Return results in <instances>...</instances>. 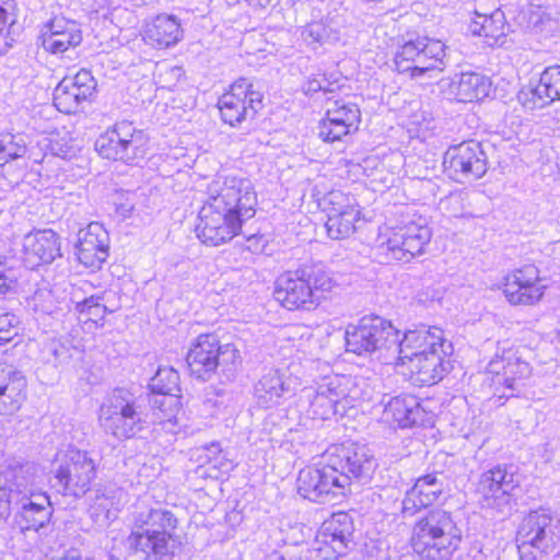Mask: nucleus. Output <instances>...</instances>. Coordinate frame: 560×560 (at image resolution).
<instances>
[{
  "mask_svg": "<svg viewBox=\"0 0 560 560\" xmlns=\"http://www.w3.org/2000/svg\"><path fill=\"white\" fill-rule=\"evenodd\" d=\"M199 211L197 237L206 245L219 246L237 235L245 221L256 213L257 195L247 177L218 176L207 190Z\"/></svg>",
  "mask_w": 560,
  "mask_h": 560,
  "instance_id": "obj_1",
  "label": "nucleus"
},
{
  "mask_svg": "<svg viewBox=\"0 0 560 560\" xmlns=\"http://www.w3.org/2000/svg\"><path fill=\"white\" fill-rule=\"evenodd\" d=\"M176 515L164 508L138 506L126 546L139 560H172L179 545Z\"/></svg>",
  "mask_w": 560,
  "mask_h": 560,
  "instance_id": "obj_2",
  "label": "nucleus"
},
{
  "mask_svg": "<svg viewBox=\"0 0 560 560\" xmlns=\"http://www.w3.org/2000/svg\"><path fill=\"white\" fill-rule=\"evenodd\" d=\"M370 398L363 378L327 374L301 390L300 407L307 417L326 420L335 415L343 416L355 402Z\"/></svg>",
  "mask_w": 560,
  "mask_h": 560,
  "instance_id": "obj_3",
  "label": "nucleus"
},
{
  "mask_svg": "<svg viewBox=\"0 0 560 560\" xmlns=\"http://www.w3.org/2000/svg\"><path fill=\"white\" fill-rule=\"evenodd\" d=\"M335 285L336 281L322 266H305L280 275L276 280L273 296L289 311H310Z\"/></svg>",
  "mask_w": 560,
  "mask_h": 560,
  "instance_id": "obj_4",
  "label": "nucleus"
},
{
  "mask_svg": "<svg viewBox=\"0 0 560 560\" xmlns=\"http://www.w3.org/2000/svg\"><path fill=\"white\" fill-rule=\"evenodd\" d=\"M410 541L424 560H451L462 541V530L451 512L434 509L415 523Z\"/></svg>",
  "mask_w": 560,
  "mask_h": 560,
  "instance_id": "obj_5",
  "label": "nucleus"
},
{
  "mask_svg": "<svg viewBox=\"0 0 560 560\" xmlns=\"http://www.w3.org/2000/svg\"><path fill=\"white\" fill-rule=\"evenodd\" d=\"M51 474L58 493L79 500L91 490L97 475V463L90 452L68 445L55 454Z\"/></svg>",
  "mask_w": 560,
  "mask_h": 560,
  "instance_id": "obj_6",
  "label": "nucleus"
},
{
  "mask_svg": "<svg viewBox=\"0 0 560 560\" xmlns=\"http://www.w3.org/2000/svg\"><path fill=\"white\" fill-rule=\"evenodd\" d=\"M98 420L103 430L118 440L137 436L150 423L145 407L124 388L115 389L102 404Z\"/></svg>",
  "mask_w": 560,
  "mask_h": 560,
  "instance_id": "obj_7",
  "label": "nucleus"
},
{
  "mask_svg": "<svg viewBox=\"0 0 560 560\" xmlns=\"http://www.w3.org/2000/svg\"><path fill=\"white\" fill-rule=\"evenodd\" d=\"M33 467L28 464L9 469L4 480L16 479L18 493L13 501L14 521L21 530H38L52 514L49 497L34 487Z\"/></svg>",
  "mask_w": 560,
  "mask_h": 560,
  "instance_id": "obj_8",
  "label": "nucleus"
},
{
  "mask_svg": "<svg viewBox=\"0 0 560 560\" xmlns=\"http://www.w3.org/2000/svg\"><path fill=\"white\" fill-rule=\"evenodd\" d=\"M346 346L349 352L358 355L376 354L378 360L390 363L398 349L397 328L381 316H363L357 325L347 328Z\"/></svg>",
  "mask_w": 560,
  "mask_h": 560,
  "instance_id": "obj_9",
  "label": "nucleus"
},
{
  "mask_svg": "<svg viewBox=\"0 0 560 560\" xmlns=\"http://www.w3.org/2000/svg\"><path fill=\"white\" fill-rule=\"evenodd\" d=\"M432 231L424 218L402 220L395 226L385 228L377 237L378 248L390 259L409 262L423 254Z\"/></svg>",
  "mask_w": 560,
  "mask_h": 560,
  "instance_id": "obj_10",
  "label": "nucleus"
},
{
  "mask_svg": "<svg viewBox=\"0 0 560 560\" xmlns=\"http://www.w3.org/2000/svg\"><path fill=\"white\" fill-rule=\"evenodd\" d=\"M148 143L149 138L143 130L122 120L96 139L95 150L104 159L138 165L147 155Z\"/></svg>",
  "mask_w": 560,
  "mask_h": 560,
  "instance_id": "obj_11",
  "label": "nucleus"
},
{
  "mask_svg": "<svg viewBox=\"0 0 560 560\" xmlns=\"http://www.w3.org/2000/svg\"><path fill=\"white\" fill-rule=\"evenodd\" d=\"M445 45L434 38L410 35L398 46L394 63L399 73H408L410 78H420L427 72L443 70Z\"/></svg>",
  "mask_w": 560,
  "mask_h": 560,
  "instance_id": "obj_12",
  "label": "nucleus"
},
{
  "mask_svg": "<svg viewBox=\"0 0 560 560\" xmlns=\"http://www.w3.org/2000/svg\"><path fill=\"white\" fill-rule=\"evenodd\" d=\"M326 457L337 472V477H347V488L351 480L362 485L368 483L377 467V462L369 446L354 442L331 446Z\"/></svg>",
  "mask_w": 560,
  "mask_h": 560,
  "instance_id": "obj_13",
  "label": "nucleus"
},
{
  "mask_svg": "<svg viewBox=\"0 0 560 560\" xmlns=\"http://www.w3.org/2000/svg\"><path fill=\"white\" fill-rule=\"evenodd\" d=\"M516 541L521 557L529 547L539 553H548L560 541L559 518L545 510L532 511L523 518Z\"/></svg>",
  "mask_w": 560,
  "mask_h": 560,
  "instance_id": "obj_14",
  "label": "nucleus"
},
{
  "mask_svg": "<svg viewBox=\"0 0 560 560\" xmlns=\"http://www.w3.org/2000/svg\"><path fill=\"white\" fill-rule=\"evenodd\" d=\"M262 93L255 90L248 79L236 80L218 101L222 120L235 127L247 119H254L262 108Z\"/></svg>",
  "mask_w": 560,
  "mask_h": 560,
  "instance_id": "obj_15",
  "label": "nucleus"
},
{
  "mask_svg": "<svg viewBox=\"0 0 560 560\" xmlns=\"http://www.w3.org/2000/svg\"><path fill=\"white\" fill-rule=\"evenodd\" d=\"M298 493L316 503H326L343 495L347 477H337L329 460L322 467L308 466L300 470L296 479Z\"/></svg>",
  "mask_w": 560,
  "mask_h": 560,
  "instance_id": "obj_16",
  "label": "nucleus"
},
{
  "mask_svg": "<svg viewBox=\"0 0 560 560\" xmlns=\"http://www.w3.org/2000/svg\"><path fill=\"white\" fill-rule=\"evenodd\" d=\"M502 351L497 352L495 357L487 365V375L491 377V386L497 392L503 387L502 397L516 396L524 386V380L530 375L532 369L529 364L522 360L512 348L500 347Z\"/></svg>",
  "mask_w": 560,
  "mask_h": 560,
  "instance_id": "obj_17",
  "label": "nucleus"
},
{
  "mask_svg": "<svg viewBox=\"0 0 560 560\" xmlns=\"http://www.w3.org/2000/svg\"><path fill=\"white\" fill-rule=\"evenodd\" d=\"M520 486V477L514 466L497 465L483 471L477 485L483 505L504 513L510 510L514 491Z\"/></svg>",
  "mask_w": 560,
  "mask_h": 560,
  "instance_id": "obj_18",
  "label": "nucleus"
},
{
  "mask_svg": "<svg viewBox=\"0 0 560 560\" xmlns=\"http://www.w3.org/2000/svg\"><path fill=\"white\" fill-rule=\"evenodd\" d=\"M354 525L347 512L334 513L324 521L316 534L313 550L323 560H335L345 556L352 542Z\"/></svg>",
  "mask_w": 560,
  "mask_h": 560,
  "instance_id": "obj_19",
  "label": "nucleus"
},
{
  "mask_svg": "<svg viewBox=\"0 0 560 560\" xmlns=\"http://www.w3.org/2000/svg\"><path fill=\"white\" fill-rule=\"evenodd\" d=\"M443 165L454 179L470 182L486 174L487 156L479 142L464 141L447 149Z\"/></svg>",
  "mask_w": 560,
  "mask_h": 560,
  "instance_id": "obj_20",
  "label": "nucleus"
},
{
  "mask_svg": "<svg viewBox=\"0 0 560 560\" xmlns=\"http://www.w3.org/2000/svg\"><path fill=\"white\" fill-rule=\"evenodd\" d=\"M361 110L358 104L345 98L327 104L325 117L318 126V136L325 142L341 141L358 131Z\"/></svg>",
  "mask_w": 560,
  "mask_h": 560,
  "instance_id": "obj_21",
  "label": "nucleus"
},
{
  "mask_svg": "<svg viewBox=\"0 0 560 560\" xmlns=\"http://www.w3.org/2000/svg\"><path fill=\"white\" fill-rule=\"evenodd\" d=\"M546 288L539 269L528 264L505 276L503 293L513 305H534L542 299Z\"/></svg>",
  "mask_w": 560,
  "mask_h": 560,
  "instance_id": "obj_22",
  "label": "nucleus"
},
{
  "mask_svg": "<svg viewBox=\"0 0 560 560\" xmlns=\"http://www.w3.org/2000/svg\"><path fill=\"white\" fill-rule=\"evenodd\" d=\"M96 86V80L86 69L66 75L54 90V105L61 113H77L84 103L92 101Z\"/></svg>",
  "mask_w": 560,
  "mask_h": 560,
  "instance_id": "obj_23",
  "label": "nucleus"
},
{
  "mask_svg": "<svg viewBox=\"0 0 560 560\" xmlns=\"http://www.w3.org/2000/svg\"><path fill=\"white\" fill-rule=\"evenodd\" d=\"M434 413L428 411L415 396L390 397L384 404L382 419L390 425L399 428L432 427Z\"/></svg>",
  "mask_w": 560,
  "mask_h": 560,
  "instance_id": "obj_24",
  "label": "nucleus"
},
{
  "mask_svg": "<svg viewBox=\"0 0 560 560\" xmlns=\"http://www.w3.org/2000/svg\"><path fill=\"white\" fill-rule=\"evenodd\" d=\"M329 208H327L326 230L332 240L349 237L360 222L359 206L340 191H331L327 195Z\"/></svg>",
  "mask_w": 560,
  "mask_h": 560,
  "instance_id": "obj_25",
  "label": "nucleus"
},
{
  "mask_svg": "<svg viewBox=\"0 0 560 560\" xmlns=\"http://www.w3.org/2000/svg\"><path fill=\"white\" fill-rule=\"evenodd\" d=\"M445 346L443 331L438 327L421 326L416 329L407 330L400 337L397 329V348L393 354V361L399 364H406L407 361L416 359L430 350Z\"/></svg>",
  "mask_w": 560,
  "mask_h": 560,
  "instance_id": "obj_26",
  "label": "nucleus"
},
{
  "mask_svg": "<svg viewBox=\"0 0 560 560\" xmlns=\"http://www.w3.org/2000/svg\"><path fill=\"white\" fill-rule=\"evenodd\" d=\"M109 235L103 224L91 222L78 233L77 257L88 268L100 269L108 257Z\"/></svg>",
  "mask_w": 560,
  "mask_h": 560,
  "instance_id": "obj_27",
  "label": "nucleus"
},
{
  "mask_svg": "<svg viewBox=\"0 0 560 560\" xmlns=\"http://www.w3.org/2000/svg\"><path fill=\"white\" fill-rule=\"evenodd\" d=\"M295 394V381L285 372L269 370L254 386L257 405L270 409L282 405Z\"/></svg>",
  "mask_w": 560,
  "mask_h": 560,
  "instance_id": "obj_28",
  "label": "nucleus"
},
{
  "mask_svg": "<svg viewBox=\"0 0 560 560\" xmlns=\"http://www.w3.org/2000/svg\"><path fill=\"white\" fill-rule=\"evenodd\" d=\"M221 349L219 337L215 334H201L192 342L186 355L190 374L196 378L208 381L218 370L215 361Z\"/></svg>",
  "mask_w": 560,
  "mask_h": 560,
  "instance_id": "obj_29",
  "label": "nucleus"
},
{
  "mask_svg": "<svg viewBox=\"0 0 560 560\" xmlns=\"http://www.w3.org/2000/svg\"><path fill=\"white\" fill-rule=\"evenodd\" d=\"M42 46L54 55H62L82 43L80 25L72 20L56 16L47 22L42 30Z\"/></svg>",
  "mask_w": 560,
  "mask_h": 560,
  "instance_id": "obj_30",
  "label": "nucleus"
},
{
  "mask_svg": "<svg viewBox=\"0 0 560 560\" xmlns=\"http://www.w3.org/2000/svg\"><path fill=\"white\" fill-rule=\"evenodd\" d=\"M23 261L30 269L52 262L60 253V238L50 229L36 230L23 237Z\"/></svg>",
  "mask_w": 560,
  "mask_h": 560,
  "instance_id": "obj_31",
  "label": "nucleus"
},
{
  "mask_svg": "<svg viewBox=\"0 0 560 560\" xmlns=\"http://www.w3.org/2000/svg\"><path fill=\"white\" fill-rule=\"evenodd\" d=\"M443 493V481L438 474H428L419 477L415 485L406 492L401 502L404 516H413L422 509L434 504Z\"/></svg>",
  "mask_w": 560,
  "mask_h": 560,
  "instance_id": "obj_32",
  "label": "nucleus"
},
{
  "mask_svg": "<svg viewBox=\"0 0 560 560\" xmlns=\"http://www.w3.org/2000/svg\"><path fill=\"white\" fill-rule=\"evenodd\" d=\"M40 358L61 371L75 368L83 359V346L70 336L49 338L43 342Z\"/></svg>",
  "mask_w": 560,
  "mask_h": 560,
  "instance_id": "obj_33",
  "label": "nucleus"
},
{
  "mask_svg": "<svg viewBox=\"0 0 560 560\" xmlns=\"http://www.w3.org/2000/svg\"><path fill=\"white\" fill-rule=\"evenodd\" d=\"M27 382L22 372L0 363V416L18 412L26 399Z\"/></svg>",
  "mask_w": 560,
  "mask_h": 560,
  "instance_id": "obj_34",
  "label": "nucleus"
},
{
  "mask_svg": "<svg viewBox=\"0 0 560 560\" xmlns=\"http://www.w3.org/2000/svg\"><path fill=\"white\" fill-rule=\"evenodd\" d=\"M184 31L174 15L159 14L147 22L142 30L144 43L156 49H167L183 39Z\"/></svg>",
  "mask_w": 560,
  "mask_h": 560,
  "instance_id": "obj_35",
  "label": "nucleus"
},
{
  "mask_svg": "<svg viewBox=\"0 0 560 560\" xmlns=\"http://www.w3.org/2000/svg\"><path fill=\"white\" fill-rule=\"evenodd\" d=\"M452 346L439 347L408 362L411 364V372L416 375V381L422 385H432L440 382L448 368L450 362L445 357Z\"/></svg>",
  "mask_w": 560,
  "mask_h": 560,
  "instance_id": "obj_36",
  "label": "nucleus"
},
{
  "mask_svg": "<svg viewBox=\"0 0 560 560\" xmlns=\"http://www.w3.org/2000/svg\"><path fill=\"white\" fill-rule=\"evenodd\" d=\"M490 86L487 77L476 72H462L447 82L446 93L457 102H476L488 96Z\"/></svg>",
  "mask_w": 560,
  "mask_h": 560,
  "instance_id": "obj_37",
  "label": "nucleus"
},
{
  "mask_svg": "<svg viewBox=\"0 0 560 560\" xmlns=\"http://www.w3.org/2000/svg\"><path fill=\"white\" fill-rule=\"evenodd\" d=\"M509 28L505 14L500 9L492 11L490 14L476 12V18L469 25L471 34L483 37L485 43L490 47L504 46Z\"/></svg>",
  "mask_w": 560,
  "mask_h": 560,
  "instance_id": "obj_38",
  "label": "nucleus"
},
{
  "mask_svg": "<svg viewBox=\"0 0 560 560\" xmlns=\"http://www.w3.org/2000/svg\"><path fill=\"white\" fill-rule=\"evenodd\" d=\"M149 404L154 417L152 422L166 432L176 433L177 413L179 412L178 395L152 394Z\"/></svg>",
  "mask_w": 560,
  "mask_h": 560,
  "instance_id": "obj_39",
  "label": "nucleus"
},
{
  "mask_svg": "<svg viewBox=\"0 0 560 560\" xmlns=\"http://www.w3.org/2000/svg\"><path fill=\"white\" fill-rule=\"evenodd\" d=\"M300 39L312 50L316 51L325 45L339 40V31L329 21H313L300 28Z\"/></svg>",
  "mask_w": 560,
  "mask_h": 560,
  "instance_id": "obj_40",
  "label": "nucleus"
},
{
  "mask_svg": "<svg viewBox=\"0 0 560 560\" xmlns=\"http://www.w3.org/2000/svg\"><path fill=\"white\" fill-rule=\"evenodd\" d=\"M75 310L79 313V320L83 323V328L88 331L103 327L105 316L109 312L105 304L104 292L78 301Z\"/></svg>",
  "mask_w": 560,
  "mask_h": 560,
  "instance_id": "obj_41",
  "label": "nucleus"
},
{
  "mask_svg": "<svg viewBox=\"0 0 560 560\" xmlns=\"http://www.w3.org/2000/svg\"><path fill=\"white\" fill-rule=\"evenodd\" d=\"M532 93L542 102L541 106L560 100V65L547 67Z\"/></svg>",
  "mask_w": 560,
  "mask_h": 560,
  "instance_id": "obj_42",
  "label": "nucleus"
},
{
  "mask_svg": "<svg viewBox=\"0 0 560 560\" xmlns=\"http://www.w3.org/2000/svg\"><path fill=\"white\" fill-rule=\"evenodd\" d=\"M149 388L152 394L178 395L179 374L171 366H160L151 377Z\"/></svg>",
  "mask_w": 560,
  "mask_h": 560,
  "instance_id": "obj_43",
  "label": "nucleus"
},
{
  "mask_svg": "<svg viewBox=\"0 0 560 560\" xmlns=\"http://www.w3.org/2000/svg\"><path fill=\"white\" fill-rule=\"evenodd\" d=\"M26 153V143L21 133H0V166L21 159Z\"/></svg>",
  "mask_w": 560,
  "mask_h": 560,
  "instance_id": "obj_44",
  "label": "nucleus"
},
{
  "mask_svg": "<svg viewBox=\"0 0 560 560\" xmlns=\"http://www.w3.org/2000/svg\"><path fill=\"white\" fill-rule=\"evenodd\" d=\"M218 369H220L222 376L226 381H232L242 364V357L240 350L233 343L221 345V349L218 351Z\"/></svg>",
  "mask_w": 560,
  "mask_h": 560,
  "instance_id": "obj_45",
  "label": "nucleus"
},
{
  "mask_svg": "<svg viewBox=\"0 0 560 560\" xmlns=\"http://www.w3.org/2000/svg\"><path fill=\"white\" fill-rule=\"evenodd\" d=\"M117 492L113 489L97 490L91 504L92 513L96 517L103 516L104 520L110 521L116 517V512L119 510V499Z\"/></svg>",
  "mask_w": 560,
  "mask_h": 560,
  "instance_id": "obj_46",
  "label": "nucleus"
},
{
  "mask_svg": "<svg viewBox=\"0 0 560 560\" xmlns=\"http://www.w3.org/2000/svg\"><path fill=\"white\" fill-rule=\"evenodd\" d=\"M16 466H21L20 464H9L0 470V520H4L9 516L10 512L13 511V501L15 498V493H18V483L16 479L13 480H4L5 472Z\"/></svg>",
  "mask_w": 560,
  "mask_h": 560,
  "instance_id": "obj_47",
  "label": "nucleus"
},
{
  "mask_svg": "<svg viewBox=\"0 0 560 560\" xmlns=\"http://www.w3.org/2000/svg\"><path fill=\"white\" fill-rule=\"evenodd\" d=\"M20 271L12 265V261L0 256V295L16 292Z\"/></svg>",
  "mask_w": 560,
  "mask_h": 560,
  "instance_id": "obj_48",
  "label": "nucleus"
},
{
  "mask_svg": "<svg viewBox=\"0 0 560 560\" xmlns=\"http://www.w3.org/2000/svg\"><path fill=\"white\" fill-rule=\"evenodd\" d=\"M529 22L533 30L546 38L559 32L558 21L540 8L530 13Z\"/></svg>",
  "mask_w": 560,
  "mask_h": 560,
  "instance_id": "obj_49",
  "label": "nucleus"
},
{
  "mask_svg": "<svg viewBox=\"0 0 560 560\" xmlns=\"http://www.w3.org/2000/svg\"><path fill=\"white\" fill-rule=\"evenodd\" d=\"M20 320L15 314L0 306V346L10 342L18 336L16 326Z\"/></svg>",
  "mask_w": 560,
  "mask_h": 560,
  "instance_id": "obj_50",
  "label": "nucleus"
},
{
  "mask_svg": "<svg viewBox=\"0 0 560 560\" xmlns=\"http://www.w3.org/2000/svg\"><path fill=\"white\" fill-rule=\"evenodd\" d=\"M330 82L324 73L317 72L310 75L304 82L302 90L306 95H313L319 91L327 92L329 90Z\"/></svg>",
  "mask_w": 560,
  "mask_h": 560,
  "instance_id": "obj_51",
  "label": "nucleus"
},
{
  "mask_svg": "<svg viewBox=\"0 0 560 560\" xmlns=\"http://www.w3.org/2000/svg\"><path fill=\"white\" fill-rule=\"evenodd\" d=\"M463 200L460 192H452L440 201V207L451 217H460L464 211Z\"/></svg>",
  "mask_w": 560,
  "mask_h": 560,
  "instance_id": "obj_52",
  "label": "nucleus"
},
{
  "mask_svg": "<svg viewBox=\"0 0 560 560\" xmlns=\"http://www.w3.org/2000/svg\"><path fill=\"white\" fill-rule=\"evenodd\" d=\"M51 292L47 290H38L34 293L32 298L33 306L36 311H40L43 313H51L54 310V305L51 302Z\"/></svg>",
  "mask_w": 560,
  "mask_h": 560,
  "instance_id": "obj_53",
  "label": "nucleus"
},
{
  "mask_svg": "<svg viewBox=\"0 0 560 560\" xmlns=\"http://www.w3.org/2000/svg\"><path fill=\"white\" fill-rule=\"evenodd\" d=\"M208 466L220 475L229 474L234 468L233 460L229 458L228 453L224 451L213 457Z\"/></svg>",
  "mask_w": 560,
  "mask_h": 560,
  "instance_id": "obj_54",
  "label": "nucleus"
},
{
  "mask_svg": "<svg viewBox=\"0 0 560 560\" xmlns=\"http://www.w3.org/2000/svg\"><path fill=\"white\" fill-rule=\"evenodd\" d=\"M222 447L218 442H212L210 444H206L199 448L200 455L199 458L202 460L203 465H209L211 459L219 455L222 452Z\"/></svg>",
  "mask_w": 560,
  "mask_h": 560,
  "instance_id": "obj_55",
  "label": "nucleus"
},
{
  "mask_svg": "<svg viewBox=\"0 0 560 560\" xmlns=\"http://www.w3.org/2000/svg\"><path fill=\"white\" fill-rule=\"evenodd\" d=\"M246 247L249 252L257 254L261 253L267 244L264 235L252 234L246 237Z\"/></svg>",
  "mask_w": 560,
  "mask_h": 560,
  "instance_id": "obj_56",
  "label": "nucleus"
},
{
  "mask_svg": "<svg viewBox=\"0 0 560 560\" xmlns=\"http://www.w3.org/2000/svg\"><path fill=\"white\" fill-rule=\"evenodd\" d=\"M15 31H4L0 27V55L5 54L12 47L15 42Z\"/></svg>",
  "mask_w": 560,
  "mask_h": 560,
  "instance_id": "obj_57",
  "label": "nucleus"
},
{
  "mask_svg": "<svg viewBox=\"0 0 560 560\" xmlns=\"http://www.w3.org/2000/svg\"><path fill=\"white\" fill-rule=\"evenodd\" d=\"M0 27L4 31H15V28L18 27L15 19L12 16V14H9L7 10L2 7H0Z\"/></svg>",
  "mask_w": 560,
  "mask_h": 560,
  "instance_id": "obj_58",
  "label": "nucleus"
},
{
  "mask_svg": "<svg viewBox=\"0 0 560 560\" xmlns=\"http://www.w3.org/2000/svg\"><path fill=\"white\" fill-rule=\"evenodd\" d=\"M58 560H83V557L79 549L70 548Z\"/></svg>",
  "mask_w": 560,
  "mask_h": 560,
  "instance_id": "obj_59",
  "label": "nucleus"
},
{
  "mask_svg": "<svg viewBox=\"0 0 560 560\" xmlns=\"http://www.w3.org/2000/svg\"><path fill=\"white\" fill-rule=\"evenodd\" d=\"M56 155L61 156L62 159H70L73 155L72 148L65 145L60 148L52 147Z\"/></svg>",
  "mask_w": 560,
  "mask_h": 560,
  "instance_id": "obj_60",
  "label": "nucleus"
},
{
  "mask_svg": "<svg viewBox=\"0 0 560 560\" xmlns=\"http://www.w3.org/2000/svg\"><path fill=\"white\" fill-rule=\"evenodd\" d=\"M125 4L133 8V9H137V8H141V7H144L151 2H153V0H124Z\"/></svg>",
  "mask_w": 560,
  "mask_h": 560,
  "instance_id": "obj_61",
  "label": "nucleus"
},
{
  "mask_svg": "<svg viewBox=\"0 0 560 560\" xmlns=\"http://www.w3.org/2000/svg\"><path fill=\"white\" fill-rule=\"evenodd\" d=\"M132 210V207H128V208H125L124 206L121 207V210L120 213L124 215V217H127L128 213H130Z\"/></svg>",
  "mask_w": 560,
  "mask_h": 560,
  "instance_id": "obj_62",
  "label": "nucleus"
},
{
  "mask_svg": "<svg viewBox=\"0 0 560 560\" xmlns=\"http://www.w3.org/2000/svg\"><path fill=\"white\" fill-rule=\"evenodd\" d=\"M361 1L364 3H368V4H371V3L377 4V3L383 2L384 0H361Z\"/></svg>",
  "mask_w": 560,
  "mask_h": 560,
  "instance_id": "obj_63",
  "label": "nucleus"
},
{
  "mask_svg": "<svg viewBox=\"0 0 560 560\" xmlns=\"http://www.w3.org/2000/svg\"><path fill=\"white\" fill-rule=\"evenodd\" d=\"M555 560H560V550L556 553Z\"/></svg>",
  "mask_w": 560,
  "mask_h": 560,
  "instance_id": "obj_64",
  "label": "nucleus"
}]
</instances>
